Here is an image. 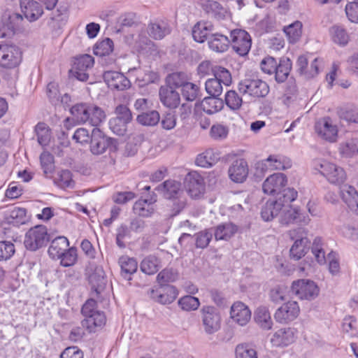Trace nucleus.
<instances>
[{
    "label": "nucleus",
    "instance_id": "obj_1",
    "mask_svg": "<svg viewBox=\"0 0 358 358\" xmlns=\"http://www.w3.org/2000/svg\"><path fill=\"white\" fill-rule=\"evenodd\" d=\"M73 118L79 124L88 122L94 127H98L106 119L104 110L92 103H79L70 108Z\"/></svg>",
    "mask_w": 358,
    "mask_h": 358
},
{
    "label": "nucleus",
    "instance_id": "obj_2",
    "mask_svg": "<svg viewBox=\"0 0 358 358\" xmlns=\"http://www.w3.org/2000/svg\"><path fill=\"white\" fill-rule=\"evenodd\" d=\"M81 314L84 317L81 324L90 333L96 332L106 324V315L103 311L97 309V302L93 299L87 300L83 305Z\"/></svg>",
    "mask_w": 358,
    "mask_h": 358
},
{
    "label": "nucleus",
    "instance_id": "obj_3",
    "mask_svg": "<svg viewBox=\"0 0 358 358\" xmlns=\"http://www.w3.org/2000/svg\"><path fill=\"white\" fill-rule=\"evenodd\" d=\"M288 235L294 244L290 248V257L292 259L299 260L301 259L308 252V231L304 227H298L289 231Z\"/></svg>",
    "mask_w": 358,
    "mask_h": 358
},
{
    "label": "nucleus",
    "instance_id": "obj_4",
    "mask_svg": "<svg viewBox=\"0 0 358 358\" xmlns=\"http://www.w3.org/2000/svg\"><path fill=\"white\" fill-rule=\"evenodd\" d=\"M49 239L47 228L43 225H36L25 234L24 245L27 250L36 251L45 246Z\"/></svg>",
    "mask_w": 358,
    "mask_h": 358
},
{
    "label": "nucleus",
    "instance_id": "obj_5",
    "mask_svg": "<svg viewBox=\"0 0 358 358\" xmlns=\"http://www.w3.org/2000/svg\"><path fill=\"white\" fill-rule=\"evenodd\" d=\"M117 148V141L108 137L97 127H94L91 134L90 151L92 154L99 155L107 150L113 151Z\"/></svg>",
    "mask_w": 358,
    "mask_h": 358
},
{
    "label": "nucleus",
    "instance_id": "obj_6",
    "mask_svg": "<svg viewBox=\"0 0 358 358\" xmlns=\"http://www.w3.org/2000/svg\"><path fill=\"white\" fill-rule=\"evenodd\" d=\"M315 169L331 183L340 185L346 179V174L343 168L327 161H316Z\"/></svg>",
    "mask_w": 358,
    "mask_h": 358
},
{
    "label": "nucleus",
    "instance_id": "obj_7",
    "mask_svg": "<svg viewBox=\"0 0 358 358\" xmlns=\"http://www.w3.org/2000/svg\"><path fill=\"white\" fill-rule=\"evenodd\" d=\"M22 61V52L19 47L13 44H0V66L3 69L17 67Z\"/></svg>",
    "mask_w": 358,
    "mask_h": 358
},
{
    "label": "nucleus",
    "instance_id": "obj_8",
    "mask_svg": "<svg viewBox=\"0 0 358 358\" xmlns=\"http://www.w3.org/2000/svg\"><path fill=\"white\" fill-rule=\"evenodd\" d=\"M201 314L202 325L206 334H213L220 329L222 319L216 308L205 306L201 309Z\"/></svg>",
    "mask_w": 358,
    "mask_h": 358
},
{
    "label": "nucleus",
    "instance_id": "obj_9",
    "mask_svg": "<svg viewBox=\"0 0 358 358\" xmlns=\"http://www.w3.org/2000/svg\"><path fill=\"white\" fill-rule=\"evenodd\" d=\"M291 290L298 299L301 300L312 301L319 294L317 285L310 280H298L292 284Z\"/></svg>",
    "mask_w": 358,
    "mask_h": 358
},
{
    "label": "nucleus",
    "instance_id": "obj_10",
    "mask_svg": "<svg viewBox=\"0 0 358 358\" xmlns=\"http://www.w3.org/2000/svg\"><path fill=\"white\" fill-rule=\"evenodd\" d=\"M238 90L243 94L254 97H265L269 92L268 85L261 79L246 78L238 83Z\"/></svg>",
    "mask_w": 358,
    "mask_h": 358
},
{
    "label": "nucleus",
    "instance_id": "obj_11",
    "mask_svg": "<svg viewBox=\"0 0 358 358\" xmlns=\"http://www.w3.org/2000/svg\"><path fill=\"white\" fill-rule=\"evenodd\" d=\"M230 44L233 50L239 56L248 55L252 45L250 35L243 29H234L230 33Z\"/></svg>",
    "mask_w": 358,
    "mask_h": 358
},
{
    "label": "nucleus",
    "instance_id": "obj_12",
    "mask_svg": "<svg viewBox=\"0 0 358 358\" xmlns=\"http://www.w3.org/2000/svg\"><path fill=\"white\" fill-rule=\"evenodd\" d=\"M291 166L292 162L289 158L278 155H270L256 164V169L262 173L268 170H285Z\"/></svg>",
    "mask_w": 358,
    "mask_h": 358
},
{
    "label": "nucleus",
    "instance_id": "obj_13",
    "mask_svg": "<svg viewBox=\"0 0 358 358\" xmlns=\"http://www.w3.org/2000/svg\"><path fill=\"white\" fill-rule=\"evenodd\" d=\"M317 134L322 139L329 142H335L338 136L337 125L334 124L329 117H324L318 120L315 124Z\"/></svg>",
    "mask_w": 358,
    "mask_h": 358
},
{
    "label": "nucleus",
    "instance_id": "obj_14",
    "mask_svg": "<svg viewBox=\"0 0 358 358\" xmlns=\"http://www.w3.org/2000/svg\"><path fill=\"white\" fill-rule=\"evenodd\" d=\"M300 308L296 301H290L278 308L275 314V321L280 324H286L295 320L299 315Z\"/></svg>",
    "mask_w": 358,
    "mask_h": 358
},
{
    "label": "nucleus",
    "instance_id": "obj_15",
    "mask_svg": "<svg viewBox=\"0 0 358 358\" xmlns=\"http://www.w3.org/2000/svg\"><path fill=\"white\" fill-rule=\"evenodd\" d=\"M296 330L292 327H283L275 331L270 338V342L273 347H287L295 341Z\"/></svg>",
    "mask_w": 358,
    "mask_h": 358
},
{
    "label": "nucleus",
    "instance_id": "obj_16",
    "mask_svg": "<svg viewBox=\"0 0 358 358\" xmlns=\"http://www.w3.org/2000/svg\"><path fill=\"white\" fill-rule=\"evenodd\" d=\"M94 64L93 57L90 55H83L76 59L72 72L73 76L80 81H86L89 78V70Z\"/></svg>",
    "mask_w": 358,
    "mask_h": 358
},
{
    "label": "nucleus",
    "instance_id": "obj_17",
    "mask_svg": "<svg viewBox=\"0 0 358 358\" xmlns=\"http://www.w3.org/2000/svg\"><path fill=\"white\" fill-rule=\"evenodd\" d=\"M287 183V178L284 173H273L264 180L262 185V189L264 192L267 194H279Z\"/></svg>",
    "mask_w": 358,
    "mask_h": 358
},
{
    "label": "nucleus",
    "instance_id": "obj_18",
    "mask_svg": "<svg viewBox=\"0 0 358 358\" xmlns=\"http://www.w3.org/2000/svg\"><path fill=\"white\" fill-rule=\"evenodd\" d=\"M187 189L193 199H199L205 192L203 178L197 172H189L186 178Z\"/></svg>",
    "mask_w": 358,
    "mask_h": 358
},
{
    "label": "nucleus",
    "instance_id": "obj_19",
    "mask_svg": "<svg viewBox=\"0 0 358 358\" xmlns=\"http://www.w3.org/2000/svg\"><path fill=\"white\" fill-rule=\"evenodd\" d=\"M280 215V222L282 224L288 225L289 224L299 223L307 224L310 218L308 215L301 213L299 209L288 206L283 208Z\"/></svg>",
    "mask_w": 358,
    "mask_h": 358
},
{
    "label": "nucleus",
    "instance_id": "obj_20",
    "mask_svg": "<svg viewBox=\"0 0 358 358\" xmlns=\"http://www.w3.org/2000/svg\"><path fill=\"white\" fill-rule=\"evenodd\" d=\"M178 292L173 285L161 286L158 289H152L150 298L162 304H170L178 296Z\"/></svg>",
    "mask_w": 358,
    "mask_h": 358
},
{
    "label": "nucleus",
    "instance_id": "obj_21",
    "mask_svg": "<svg viewBox=\"0 0 358 358\" xmlns=\"http://www.w3.org/2000/svg\"><path fill=\"white\" fill-rule=\"evenodd\" d=\"M103 80L110 89L124 90L131 85L129 80L122 73L108 71L103 73Z\"/></svg>",
    "mask_w": 358,
    "mask_h": 358
},
{
    "label": "nucleus",
    "instance_id": "obj_22",
    "mask_svg": "<svg viewBox=\"0 0 358 358\" xmlns=\"http://www.w3.org/2000/svg\"><path fill=\"white\" fill-rule=\"evenodd\" d=\"M155 189L161 192L163 196L167 199H176L181 197L185 194L181 183L173 180L164 181L162 184L158 185Z\"/></svg>",
    "mask_w": 358,
    "mask_h": 358
},
{
    "label": "nucleus",
    "instance_id": "obj_23",
    "mask_svg": "<svg viewBox=\"0 0 358 358\" xmlns=\"http://www.w3.org/2000/svg\"><path fill=\"white\" fill-rule=\"evenodd\" d=\"M229 178L235 182H243L248 175V166L244 159L234 160L228 170Z\"/></svg>",
    "mask_w": 358,
    "mask_h": 358
},
{
    "label": "nucleus",
    "instance_id": "obj_24",
    "mask_svg": "<svg viewBox=\"0 0 358 358\" xmlns=\"http://www.w3.org/2000/svg\"><path fill=\"white\" fill-rule=\"evenodd\" d=\"M231 319L240 326L246 325L251 318V311L241 301L235 302L231 307Z\"/></svg>",
    "mask_w": 358,
    "mask_h": 358
},
{
    "label": "nucleus",
    "instance_id": "obj_25",
    "mask_svg": "<svg viewBox=\"0 0 358 358\" xmlns=\"http://www.w3.org/2000/svg\"><path fill=\"white\" fill-rule=\"evenodd\" d=\"M20 5L24 17L29 22L37 20L43 13L42 6L34 0H20Z\"/></svg>",
    "mask_w": 358,
    "mask_h": 358
},
{
    "label": "nucleus",
    "instance_id": "obj_26",
    "mask_svg": "<svg viewBox=\"0 0 358 358\" xmlns=\"http://www.w3.org/2000/svg\"><path fill=\"white\" fill-rule=\"evenodd\" d=\"M159 95L161 102L166 108H176L180 104V94L170 87L162 86L159 89Z\"/></svg>",
    "mask_w": 358,
    "mask_h": 358
},
{
    "label": "nucleus",
    "instance_id": "obj_27",
    "mask_svg": "<svg viewBox=\"0 0 358 358\" xmlns=\"http://www.w3.org/2000/svg\"><path fill=\"white\" fill-rule=\"evenodd\" d=\"M341 196L348 208L358 215V192L356 189L344 185L341 187Z\"/></svg>",
    "mask_w": 358,
    "mask_h": 358
},
{
    "label": "nucleus",
    "instance_id": "obj_28",
    "mask_svg": "<svg viewBox=\"0 0 358 358\" xmlns=\"http://www.w3.org/2000/svg\"><path fill=\"white\" fill-rule=\"evenodd\" d=\"M283 205L282 203V199L268 200L262 208V218L266 222L271 220L279 214L280 211L282 209Z\"/></svg>",
    "mask_w": 358,
    "mask_h": 358
},
{
    "label": "nucleus",
    "instance_id": "obj_29",
    "mask_svg": "<svg viewBox=\"0 0 358 358\" xmlns=\"http://www.w3.org/2000/svg\"><path fill=\"white\" fill-rule=\"evenodd\" d=\"M213 26L209 22L201 21L198 22L192 28V34L194 40L198 43H203L206 40L208 41V38L211 34Z\"/></svg>",
    "mask_w": 358,
    "mask_h": 358
},
{
    "label": "nucleus",
    "instance_id": "obj_30",
    "mask_svg": "<svg viewBox=\"0 0 358 358\" xmlns=\"http://www.w3.org/2000/svg\"><path fill=\"white\" fill-rule=\"evenodd\" d=\"M292 64L289 58H281L274 69L275 80L278 83H285L289 78Z\"/></svg>",
    "mask_w": 358,
    "mask_h": 358
},
{
    "label": "nucleus",
    "instance_id": "obj_31",
    "mask_svg": "<svg viewBox=\"0 0 358 358\" xmlns=\"http://www.w3.org/2000/svg\"><path fill=\"white\" fill-rule=\"evenodd\" d=\"M69 247V241L65 236H58L52 241L48 254L53 259H59L63 252Z\"/></svg>",
    "mask_w": 358,
    "mask_h": 358
},
{
    "label": "nucleus",
    "instance_id": "obj_32",
    "mask_svg": "<svg viewBox=\"0 0 358 358\" xmlns=\"http://www.w3.org/2000/svg\"><path fill=\"white\" fill-rule=\"evenodd\" d=\"M209 48L216 52H224L227 50L230 41L227 36L221 34H212L208 41Z\"/></svg>",
    "mask_w": 358,
    "mask_h": 358
},
{
    "label": "nucleus",
    "instance_id": "obj_33",
    "mask_svg": "<svg viewBox=\"0 0 358 358\" xmlns=\"http://www.w3.org/2000/svg\"><path fill=\"white\" fill-rule=\"evenodd\" d=\"M171 29L169 23L165 20H157L152 22L148 27V33L155 40L162 39L169 34Z\"/></svg>",
    "mask_w": 358,
    "mask_h": 358
},
{
    "label": "nucleus",
    "instance_id": "obj_34",
    "mask_svg": "<svg viewBox=\"0 0 358 358\" xmlns=\"http://www.w3.org/2000/svg\"><path fill=\"white\" fill-rule=\"evenodd\" d=\"M118 264L121 268L122 276L127 280H131V275L136 272L138 263L133 257L122 256L119 258Z\"/></svg>",
    "mask_w": 358,
    "mask_h": 358
},
{
    "label": "nucleus",
    "instance_id": "obj_35",
    "mask_svg": "<svg viewBox=\"0 0 358 358\" xmlns=\"http://www.w3.org/2000/svg\"><path fill=\"white\" fill-rule=\"evenodd\" d=\"M327 245L324 240L321 237H315L312 243L311 252L319 264L323 265L327 263Z\"/></svg>",
    "mask_w": 358,
    "mask_h": 358
},
{
    "label": "nucleus",
    "instance_id": "obj_36",
    "mask_svg": "<svg viewBox=\"0 0 358 358\" xmlns=\"http://www.w3.org/2000/svg\"><path fill=\"white\" fill-rule=\"evenodd\" d=\"M223 107V100L217 96H210L205 97L201 103V108L203 111L209 115L220 111Z\"/></svg>",
    "mask_w": 358,
    "mask_h": 358
},
{
    "label": "nucleus",
    "instance_id": "obj_37",
    "mask_svg": "<svg viewBox=\"0 0 358 358\" xmlns=\"http://www.w3.org/2000/svg\"><path fill=\"white\" fill-rule=\"evenodd\" d=\"M237 230V226L231 222L220 224L215 229V238L216 241H227L236 233Z\"/></svg>",
    "mask_w": 358,
    "mask_h": 358
},
{
    "label": "nucleus",
    "instance_id": "obj_38",
    "mask_svg": "<svg viewBox=\"0 0 358 358\" xmlns=\"http://www.w3.org/2000/svg\"><path fill=\"white\" fill-rule=\"evenodd\" d=\"M255 320L262 329L270 330L273 327V321L269 310L265 306L259 307L256 310Z\"/></svg>",
    "mask_w": 358,
    "mask_h": 358
},
{
    "label": "nucleus",
    "instance_id": "obj_39",
    "mask_svg": "<svg viewBox=\"0 0 358 358\" xmlns=\"http://www.w3.org/2000/svg\"><path fill=\"white\" fill-rule=\"evenodd\" d=\"M152 196L150 199H139L135 202L133 209L136 214L142 217H150L154 212L152 204L156 201Z\"/></svg>",
    "mask_w": 358,
    "mask_h": 358
},
{
    "label": "nucleus",
    "instance_id": "obj_40",
    "mask_svg": "<svg viewBox=\"0 0 358 358\" xmlns=\"http://www.w3.org/2000/svg\"><path fill=\"white\" fill-rule=\"evenodd\" d=\"M189 80L188 75L185 72H173L166 78V86L174 88H182Z\"/></svg>",
    "mask_w": 358,
    "mask_h": 358
},
{
    "label": "nucleus",
    "instance_id": "obj_41",
    "mask_svg": "<svg viewBox=\"0 0 358 358\" xmlns=\"http://www.w3.org/2000/svg\"><path fill=\"white\" fill-rule=\"evenodd\" d=\"M219 156L213 149L206 150L199 154L196 159V164L203 168L211 167L218 160Z\"/></svg>",
    "mask_w": 358,
    "mask_h": 358
},
{
    "label": "nucleus",
    "instance_id": "obj_42",
    "mask_svg": "<svg viewBox=\"0 0 358 358\" xmlns=\"http://www.w3.org/2000/svg\"><path fill=\"white\" fill-rule=\"evenodd\" d=\"M114 50L113 41L109 38H106L101 41H98L93 48L94 54L99 57H104L109 55Z\"/></svg>",
    "mask_w": 358,
    "mask_h": 358
},
{
    "label": "nucleus",
    "instance_id": "obj_43",
    "mask_svg": "<svg viewBox=\"0 0 358 358\" xmlns=\"http://www.w3.org/2000/svg\"><path fill=\"white\" fill-rule=\"evenodd\" d=\"M140 268L143 273L148 275H153L159 268V259L152 255L148 256L141 262Z\"/></svg>",
    "mask_w": 358,
    "mask_h": 358
},
{
    "label": "nucleus",
    "instance_id": "obj_44",
    "mask_svg": "<svg viewBox=\"0 0 358 358\" xmlns=\"http://www.w3.org/2000/svg\"><path fill=\"white\" fill-rule=\"evenodd\" d=\"M284 32L291 43L298 41L302 33V23L300 21H295L289 25L284 27Z\"/></svg>",
    "mask_w": 358,
    "mask_h": 358
},
{
    "label": "nucleus",
    "instance_id": "obj_45",
    "mask_svg": "<svg viewBox=\"0 0 358 358\" xmlns=\"http://www.w3.org/2000/svg\"><path fill=\"white\" fill-rule=\"evenodd\" d=\"M183 98L188 101H193L201 96L200 87L189 80L181 89Z\"/></svg>",
    "mask_w": 358,
    "mask_h": 358
},
{
    "label": "nucleus",
    "instance_id": "obj_46",
    "mask_svg": "<svg viewBox=\"0 0 358 358\" xmlns=\"http://www.w3.org/2000/svg\"><path fill=\"white\" fill-rule=\"evenodd\" d=\"M160 120V116L157 110H151L147 113H142L137 116V121L142 125L154 126Z\"/></svg>",
    "mask_w": 358,
    "mask_h": 358
},
{
    "label": "nucleus",
    "instance_id": "obj_47",
    "mask_svg": "<svg viewBox=\"0 0 358 358\" xmlns=\"http://www.w3.org/2000/svg\"><path fill=\"white\" fill-rule=\"evenodd\" d=\"M215 78L226 86L231 85L232 78L231 73L226 68L221 66H215L212 68Z\"/></svg>",
    "mask_w": 358,
    "mask_h": 358
},
{
    "label": "nucleus",
    "instance_id": "obj_48",
    "mask_svg": "<svg viewBox=\"0 0 358 358\" xmlns=\"http://www.w3.org/2000/svg\"><path fill=\"white\" fill-rule=\"evenodd\" d=\"M226 105L232 110H239L243 103L242 98L234 90H229L224 96Z\"/></svg>",
    "mask_w": 358,
    "mask_h": 358
},
{
    "label": "nucleus",
    "instance_id": "obj_49",
    "mask_svg": "<svg viewBox=\"0 0 358 358\" xmlns=\"http://www.w3.org/2000/svg\"><path fill=\"white\" fill-rule=\"evenodd\" d=\"M35 131L38 143L42 146L47 145L50 139V130L44 122H38L35 127Z\"/></svg>",
    "mask_w": 358,
    "mask_h": 358
},
{
    "label": "nucleus",
    "instance_id": "obj_50",
    "mask_svg": "<svg viewBox=\"0 0 358 358\" xmlns=\"http://www.w3.org/2000/svg\"><path fill=\"white\" fill-rule=\"evenodd\" d=\"M340 152L345 157H351L358 152V140L352 138L340 144Z\"/></svg>",
    "mask_w": 358,
    "mask_h": 358
},
{
    "label": "nucleus",
    "instance_id": "obj_51",
    "mask_svg": "<svg viewBox=\"0 0 358 358\" xmlns=\"http://www.w3.org/2000/svg\"><path fill=\"white\" fill-rule=\"evenodd\" d=\"M179 306L185 311H191L196 310L200 305L198 298L187 295L178 300Z\"/></svg>",
    "mask_w": 358,
    "mask_h": 358
},
{
    "label": "nucleus",
    "instance_id": "obj_52",
    "mask_svg": "<svg viewBox=\"0 0 358 358\" xmlns=\"http://www.w3.org/2000/svg\"><path fill=\"white\" fill-rule=\"evenodd\" d=\"M41 168L45 175L52 173L55 169L54 157L49 152L44 151L40 155Z\"/></svg>",
    "mask_w": 358,
    "mask_h": 358
},
{
    "label": "nucleus",
    "instance_id": "obj_53",
    "mask_svg": "<svg viewBox=\"0 0 358 358\" xmlns=\"http://www.w3.org/2000/svg\"><path fill=\"white\" fill-rule=\"evenodd\" d=\"M337 114L341 119L349 122L358 123V110L350 107L340 108Z\"/></svg>",
    "mask_w": 358,
    "mask_h": 358
},
{
    "label": "nucleus",
    "instance_id": "obj_54",
    "mask_svg": "<svg viewBox=\"0 0 358 358\" xmlns=\"http://www.w3.org/2000/svg\"><path fill=\"white\" fill-rule=\"evenodd\" d=\"M61 265L64 267L73 266L77 261V250L76 248H68L59 257Z\"/></svg>",
    "mask_w": 358,
    "mask_h": 358
},
{
    "label": "nucleus",
    "instance_id": "obj_55",
    "mask_svg": "<svg viewBox=\"0 0 358 358\" xmlns=\"http://www.w3.org/2000/svg\"><path fill=\"white\" fill-rule=\"evenodd\" d=\"M236 358H257L256 350L248 344H240L236 348Z\"/></svg>",
    "mask_w": 358,
    "mask_h": 358
},
{
    "label": "nucleus",
    "instance_id": "obj_56",
    "mask_svg": "<svg viewBox=\"0 0 358 358\" xmlns=\"http://www.w3.org/2000/svg\"><path fill=\"white\" fill-rule=\"evenodd\" d=\"M205 88L206 92L213 96L218 97L223 91L222 84L217 79L209 78L206 81Z\"/></svg>",
    "mask_w": 358,
    "mask_h": 358
},
{
    "label": "nucleus",
    "instance_id": "obj_57",
    "mask_svg": "<svg viewBox=\"0 0 358 358\" xmlns=\"http://www.w3.org/2000/svg\"><path fill=\"white\" fill-rule=\"evenodd\" d=\"M331 33L335 43L342 45L348 43L349 36L345 29L338 26H334L331 29Z\"/></svg>",
    "mask_w": 358,
    "mask_h": 358
},
{
    "label": "nucleus",
    "instance_id": "obj_58",
    "mask_svg": "<svg viewBox=\"0 0 358 358\" xmlns=\"http://www.w3.org/2000/svg\"><path fill=\"white\" fill-rule=\"evenodd\" d=\"M213 234L209 230H203L194 234L195 244L197 248H207L212 239Z\"/></svg>",
    "mask_w": 358,
    "mask_h": 358
},
{
    "label": "nucleus",
    "instance_id": "obj_59",
    "mask_svg": "<svg viewBox=\"0 0 358 358\" xmlns=\"http://www.w3.org/2000/svg\"><path fill=\"white\" fill-rule=\"evenodd\" d=\"M327 262H329L328 268L329 273L333 275L338 274L341 268L338 253L331 250L327 255Z\"/></svg>",
    "mask_w": 358,
    "mask_h": 358
},
{
    "label": "nucleus",
    "instance_id": "obj_60",
    "mask_svg": "<svg viewBox=\"0 0 358 358\" xmlns=\"http://www.w3.org/2000/svg\"><path fill=\"white\" fill-rule=\"evenodd\" d=\"M58 186L62 189L73 188L75 182L72 178V173L69 170H62L59 173Z\"/></svg>",
    "mask_w": 358,
    "mask_h": 358
},
{
    "label": "nucleus",
    "instance_id": "obj_61",
    "mask_svg": "<svg viewBox=\"0 0 358 358\" xmlns=\"http://www.w3.org/2000/svg\"><path fill=\"white\" fill-rule=\"evenodd\" d=\"M47 95L50 102L57 106L60 103V93L58 85L56 83L51 82L47 85Z\"/></svg>",
    "mask_w": 358,
    "mask_h": 358
},
{
    "label": "nucleus",
    "instance_id": "obj_62",
    "mask_svg": "<svg viewBox=\"0 0 358 358\" xmlns=\"http://www.w3.org/2000/svg\"><path fill=\"white\" fill-rule=\"evenodd\" d=\"M280 196L278 199H282V203L283 208L291 206L289 204L294 201L298 196V192L294 188H286L281 191Z\"/></svg>",
    "mask_w": 358,
    "mask_h": 358
},
{
    "label": "nucleus",
    "instance_id": "obj_63",
    "mask_svg": "<svg viewBox=\"0 0 358 358\" xmlns=\"http://www.w3.org/2000/svg\"><path fill=\"white\" fill-rule=\"evenodd\" d=\"M177 277V273L173 270L165 268L158 273L157 280L161 286H165L168 282H174Z\"/></svg>",
    "mask_w": 358,
    "mask_h": 358
},
{
    "label": "nucleus",
    "instance_id": "obj_64",
    "mask_svg": "<svg viewBox=\"0 0 358 358\" xmlns=\"http://www.w3.org/2000/svg\"><path fill=\"white\" fill-rule=\"evenodd\" d=\"M89 281L96 290L104 283V271L101 267H96L89 277Z\"/></svg>",
    "mask_w": 358,
    "mask_h": 358
}]
</instances>
